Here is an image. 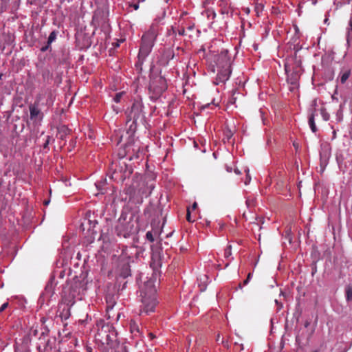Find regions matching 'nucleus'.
<instances>
[{
	"label": "nucleus",
	"mask_w": 352,
	"mask_h": 352,
	"mask_svg": "<svg viewBox=\"0 0 352 352\" xmlns=\"http://www.w3.org/2000/svg\"><path fill=\"white\" fill-rule=\"evenodd\" d=\"M231 72V67H223L218 68V73L217 76V80L218 81V83L225 82L227 81L230 76Z\"/></svg>",
	"instance_id": "f8f14e48"
},
{
	"label": "nucleus",
	"mask_w": 352,
	"mask_h": 352,
	"mask_svg": "<svg viewBox=\"0 0 352 352\" xmlns=\"http://www.w3.org/2000/svg\"><path fill=\"white\" fill-rule=\"evenodd\" d=\"M94 211H91L90 210H88L85 212V217H84V219L85 220H90V219L91 217H94L95 218L96 217L94 216Z\"/></svg>",
	"instance_id": "5701e85b"
},
{
	"label": "nucleus",
	"mask_w": 352,
	"mask_h": 352,
	"mask_svg": "<svg viewBox=\"0 0 352 352\" xmlns=\"http://www.w3.org/2000/svg\"><path fill=\"white\" fill-rule=\"evenodd\" d=\"M2 76H3V74H0V80L1 79Z\"/></svg>",
	"instance_id": "bf43d9fd"
},
{
	"label": "nucleus",
	"mask_w": 352,
	"mask_h": 352,
	"mask_svg": "<svg viewBox=\"0 0 352 352\" xmlns=\"http://www.w3.org/2000/svg\"><path fill=\"white\" fill-rule=\"evenodd\" d=\"M233 135L232 131L229 129H225L223 131V141L229 142Z\"/></svg>",
	"instance_id": "6ab92c4d"
},
{
	"label": "nucleus",
	"mask_w": 352,
	"mask_h": 352,
	"mask_svg": "<svg viewBox=\"0 0 352 352\" xmlns=\"http://www.w3.org/2000/svg\"><path fill=\"white\" fill-rule=\"evenodd\" d=\"M102 352H109V351H107V350H104V351H102Z\"/></svg>",
	"instance_id": "052dcab7"
},
{
	"label": "nucleus",
	"mask_w": 352,
	"mask_h": 352,
	"mask_svg": "<svg viewBox=\"0 0 352 352\" xmlns=\"http://www.w3.org/2000/svg\"><path fill=\"white\" fill-rule=\"evenodd\" d=\"M221 343L223 345V346H225L226 348H227V349L229 348L228 340H224L223 339H222Z\"/></svg>",
	"instance_id": "72a5a7b5"
},
{
	"label": "nucleus",
	"mask_w": 352,
	"mask_h": 352,
	"mask_svg": "<svg viewBox=\"0 0 352 352\" xmlns=\"http://www.w3.org/2000/svg\"><path fill=\"white\" fill-rule=\"evenodd\" d=\"M351 75V70L347 69L342 72L340 76V82L342 84H344L346 82V81L348 80Z\"/></svg>",
	"instance_id": "aec40b11"
},
{
	"label": "nucleus",
	"mask_w": 352,
	"mask_h": 352,
	"mask_svg": "<svg viewBox=\"0 0 352 352\" xmlns=\"http://www.w3.org/2000/svg\"><path fill=\"white\" fill-rule=\"evenodd\" d=\"M63 302L59 305L58 309V315L62 320H67L71 316L70 308L75 303L74 298L76 296L77 292L69 289L68 292V296H67V292H64Z\"/></svg>",
	"instance_id": "0eeeda50"
},
{
	"label": "nucleus",
	"mask_w": 352,
	"mask_h": 352,
	"mask_svg": "<svg viewBox=\"0 0 352 352\" xmlns=\"http://www.w3.org/2000/svg\"><path fill=\"white\" fill-rule=\"evenodd\" d=\"M21 345H22V343H19L16 340V342H15V345H14V351L15 352H21Z\"/></svg>",
	"instance_id": "7c9ffc66"
},
{
	"label": "nucleus",
	"mask_w": 352,
	"mask_h": 352,
	"mask_svg": "<svg viewBox=\"0 0 352 352\" xmlns=\"http://www.w3.org/2000/svg\"><path fill=\"white\" fill-rule=\"evenodd\" d=\"M158 34L159 27L157 24H152L149 29L144 33L139 50L141 56H148L151 52Z\"/></svg>",
	"instance_id": "39448f33"
},
{
	"label": "nucleus",
	"mask_w": 352,
	"mask_h": 352,
	"mask_svg": "<svg viewBox=\"0 0 352 352\" xmlns=\"http://www.w3.org/2000/svg\"><path fill=\"white\" fill-rule=\"evenodd\" d=\"M6 233V228L4 227L3 221H0V235L5 236Z\"/></svg>",
	"instance_id": "c85d7f7f"
},
{
	"label": "nucleus",
	"mask_w": 352,
	"mask_h": 352,
	"mask_svg": "<svg viewBox=\"0 0 352 352\" xmlns=\"http://www.w3.org/2000/svg\"><path fill=\"white\" fill-rule=\"evenodd\" d=\"M216 64L217 68L223 67H231V60L228 50H222L217 57Z\"/></svg>",
	"instance_id": "9d476101"
},
{
	"label": "nucleus",
	"mask_w": 352,
	"mask_h": 352,
	"mask_svg": "<svg viewBox=\"0 0 352 352\" xmlns=\"http://www.w3.org/2000/svg\"><path fill=\"white\" fill-rule=\"evenodd\" d=\"M20 2L21 0H12L10 10L12 13L14 14V16H12V19H14V17H19V15L16 13H15V12L19 9L20 6Z\"/></svg>",
	"instance_id": "2eb2a0df"
},
{
	"label": "nucleus",
	"mask_w": 352,
	"mask_h": 352,
	"mask_svg": "<svg viewBox=\"0 0 352 352\" xmlns=\"http://www.w3.org/2000/svg\"><path fill=\"white\" fill-rule=\"evenodd\" d=\"M313 352H318V351H313Z\"/></svg>",
	"instance_id": "e2e57ef3"
},
{
	"label": "nucleus",
	"mask_w": 352,
	"mask_h": 352,
	"mask_svg": "<svg viewBox=\"0 0 352 352\" xmlns=\"http://www.w3.org/2000/svg\"><path fill=\"white\" fill-rule=\"evenodd\" d=\"M56 38V32L55 31H52L50 34L49 35V37H48V39H47V45L45 47H43L41 48V50L43 52H45L46 51L48 47H50V45H51V43L52 42H54Z\"/></svg>",
	"instance_id": "dca6fc26"
},
{
	"label": "nucleus",
	"mask_w": 352,
	"mask_h": 352,
	"mask_svg": "<svg viewBox=\"0 0 352 352\" xmlns=\"http://www.w3.org/2000/svg\"><path fill=\"white\" fill-rule=\"evenodd\" d=\"M264 10V4L262 2H255L254 11L257 16H260Z\"/></svg>",
	"instance_id": "f3484780"
},
{
	"label": "nucleus",
	"mask_w": 352,
	"mask_h": 352,
	"mask_svg": "<svg viewBox=\"0 0 352 352\" xmlns=\"http://www.w3.org/2000/svg\"><path fill=\"white\" fill-rule=\"evenodd\" d=\"M292 60L294 61V63L292 67L289 63L285 65V69L287 74V82L292 85L289 88L292 91L298 87L301 74V60L298 58L297 52H295Z\"/></svg>",
	"instance_id": "423d86ee"
},
{
	"label": "nucleus",
	"mask_w": 352,
	"mask_h": 352,
	"mask_svg": "<svg viewBox=\"0 0 352 352\" xmlns=\"http://www.w3.org/2000/svg\"><path fill=\"white\" fill-rule=\"evenodd\" d=\"M8 306V302H5L3 303L1 307H0V313L1 312H3Z\"/></svg>",
	"instance_id": "473e14b6"
},
{
	"label": "nucleus",
	"mask_w": 352,
	"mask_h": 352,
	"mask_svg": "<svg viewBox=\"0 0 352 352\" xmlns=\"http://www.w3.org/2000/svg\"><path fill=\"white\" fill-rule=\"evenodd\" d=\"M48 203H49V201H45V202H44V204H45V205L48 204Z\"/></svg>",
	"instance_id": "6e6d98bb"
},
{
	"label": "nucleus",
	"mask_w": 352,
	"mask_h": 352,
	"mask_svg": "<svg viewBox=\"0 0 352 352\" xmlns=\"http://www.w3.org/2000/svg\"><path fill=\"white\" fill-rule=\"evenodd\" d=\"M83 226H84V224H83V223H82V224L80 225V227H81V228H82V230H85V228H83Z\"/></svg>",
	"instance_id": "864d4df0"
},
{
	"label": "nucleus",
	"mask_w": 352,
	"mask_h": 352,
	"mask_svg": "<svg viewBox=\"0 0 352 352\" xmlns=\"http://www.w3.org/2000/svg\"><path fill=\"white\" fill-rule=\"evenodd\" d=\"M155 210L157 211V212H160V208H157V209H155Z\"/></svg>",
	"instance_id": "13d9d810"
},
{
	"label": "nucleus",
	"mask_w": 352,
	"mask_h": 352,
	"mask_svg": "<svg viewBox=\"0 0 352 352\" xmlns=\"http://www.w3.org/2000/svg\"><path fill=\"white\" fill-rule=\"evenodd\" d=\"M96 338L102 344L107 345L111 349L120 344L117 338V332L112 324L100 320L97 324Z\"/></svg>",
	"instance_id": "7ed1b4c3"
},
{
	"label": "nucleus",
	"mask_w": 352,
	"mask_h": 352,
	"mask_svg": "<svg viewBox=\"0 0 352 352\" xmlns=\"http://www.w3.org/2000/svg\"><path fill=\"white\" fill-rule=\"evenodd\" d=\"M141 309L140 314H149L154 312L158 302L156 297V289L154 280L151 278L146 281L140 289Z\"/></svg>",
	"instance_id": "f257e3e1"
},
{
	"label": "nucleus",
	"mask_w": 352,
	"mask_h": 352,
	"mask_svg": "<svg viewBox=\"0 0 352 352\" xmlns=\"http://www.w3.org/2000/svg\"><path fill=\"white\" fill-rule=\"evenodd\" d=\"M138 231V221H118L116 232L119 236L128 238Z\"/></svg>",
	"instance_id": "6e6552de"
},
{
	"label": "nucleus",
	"mask_w": 352,
	"mask_h": 352,
	"mask_svg": "<svg viewBox=\"0 0 352 352\" xmlns=\"http://www.w3.org/2000/svg\"><path fill=\"white\" fill-rule=\"evenodd\" d=\"M346 296L348 301L352 300V287H349L346 290Z\"/></svg>",
	"instance_id": "a878e982"
},
{
	"label": "nucleus",
	"mask_w": 352,
	"mask_h": 352,
	"mask_svg": "<svg viewBox=\"0 0 352 352\" xmlns=\"http://www.w3.org/2000/svg\"><path fill=\"white\" fill-rule=\"evenodd\" d=\"M249 281H250V280H247V279L244 280V281H243V285H246L249 283Z\"/></svg>",
	"instance_id": "a18cd8bd"
},
{
	"label": "nucleus",
	"mask_w": 352,
	"mask_h": 352,
	"mask_svg": "<svg viewBox=\"0 0 352 352\" xmlns=\"http://www.w3.org/2000/svg\"><path fill=\"white\" fill-rule=\"evenodd\" d=\"M224 224L223 223H219V230H222L223 228Z\"/></svg>",
	"instance_id": "c03bdc74"
},
{
	"label": "nucleus",
	"mask_w": 352,
	"mask_h": 352,
	"mask_svg": "<svg viewBox=\"0 0 352 352\" xmlns=\"http://www.w3.org/2000/svg\"><path fill=\"white\" fill-rule=\"evenodd\" d=\"M322 115L324 120H329V115L327 113H324L323 110H322Z\"/></svg>",
	"instance_id": "f704fd0d"
},
{
	"label": "nucleus",
	"mask_w": 352,
	"mask_h": 352,
	"mask_svg": "<svg viewBox=\"0 0 352 352\" xmlns=\"http://www.w3.org/2000/svg\"><path fill=\"white\" fill-rule=\"evenodd\" d=\"M124 94V92H119L116 94V96L113 98V101L116 103H118L120 102V100Z\"/></svg>",
	"instance_id": "bb28decb"
},
{
	"label": "nucleus",
	"mask_w": 352,
	"mask_h": 352,
	"mask_svg": "<svg viewBox=\"0 0 352 352\" xmlns=\"http://www.w3.org/2000/svg\"><path fill=\"white\" fill-rule=\"evenodd\" d=\"M178 34L179 35H181V36H183L185 34V30L184 28H181L180 30H178Z\"/></svg>",
	"instance_id": "c9c22d12"
},
{
	"label": "nucleus",
	"mask_w": 352,
	"mask_h": 352,
	"mask_svg": "<svg viewBox=\"0 0 352 352\" xmlns=\"http://www.w3.org/2000/svg\"><path fill=\"white\" fill-rule=\"evenodd\" d=\"M220 340V335L218 334L217 337V341L219 342Z\"/></svg>",
	"instance_id": "09e8293b"
},
{
	"label": "nucleus",
	"mask_w": 352,
	"mask_h": 352,
	"mask_svg": "<svg viewBox=\"0 0 352 352\" xmlns=\"http://www.w3.org/2000/svg\"><path fill=\"white\" fill-rule=\"evenodd\" d=\"M172 234H173V232H170V233H169V234H168L166 235V236H171V235H172Z\"/></svg>",
	"instance_id": "5fc2aeb1"
},
{
	"label": "nucleus",
	"mask_w": 352,
	"mask_h": 352,
	"mask_svg": "<svg viewBox=\"0 0 352 352\" xmlns=\"http://www.w3.org/2000/svg\"><path fill=\"white\" fill-rule=\"evenodd\" d=\"M148 336L151 339H153L155 337L153 333H149Z\"/></svg>",
	"instance_id": "37998d69"
},
{
	"label": "nucleus",
	"mask_w": 352,
	"mask_h": 352,
	"mask_svg": "<svg viewBox=\"0 0 352 352\" xmlns=\"http://www.w3.org/2000/svg\"><path fill=\"white\" fill-rule=\"evenodd\" d=\"M88 223H89V225L93 224V226H95V224L98 223V221H88Z\"/></svg>",
	"instance_id": "79ce46f5"
},
{
	"label": "nucleus",
	"mask_w": 352,
	"mask_h": 352,
	"mask_svg": "<svg viewBox=\"0 0 352 352\" xmlns=\"http://www.w3.org/2000/svg\"><path fill=\"white\" fill-rule=\"evenodd\" d=\"M13 111H14V112H15V111H16V112H18V111H19V110H16L15 109H13Z\"/></svg>",
	"instance_id": "4d7b16f0"
},
{
	"label": "nucleus",
	"mask_w": 352,
	"mask_h": 352,
	"mask_svg": "<svg viewBox=\"0 0 352 352\" xmlns=\"http://www.w3.org/2000/svg\"><path fill=\"white\" fill-rule=\"evenodd\" d=\"M166 217H164L163 218V220H166Z\"/></svg>",
	"instance_id": "680f3d73"
},
{
	"label": "nucleus",
	"mask_w": 352,
	"mask_h": 352,
	"mask_svg": "<svg viewBox=\"0 0 352 352\" xmlns=\"http://www.w3.org/2000/svg\"><path fill=\"white\" fill-rule=\"evenodd\" d=\"M232 255V245H228L224 250V257L228 258Z\"/></svg>",
	"instance_id": "b1692460"
},
{
	"label": "nucleus",
	"mask_w": 352,
	"mask_h": 352,
	"mask_svg": "<svg viewBox=\"0 0 352 352\" xmlns=\"http://www.w3.org/2000/svg\"><path fill=\"white\" fill-rule=\"evenodd\" d=\"M25 218H28V219H30V218H33L32 215V212H30V213L28 215H24L23 214V219Z\"/></svg>",
	"instance_id": "e433bc0d"
},
{
	"label": "nucleus",
	"mask_w": 352,
	"mask_h": 352,
	"mask_svg": "<svg viewBox=\"0 0 352 352\" xmlns=\"http://www.w3.org/2000/svg\"><path fill=\"white\" fill-rule=\"evenodd\" d=\"M135 325V322H131L130 323V326H131V328L133 329V326Z\"/></svg>",
	"instance_id": "49530a36"
},
{
	"label": "nucleus",
	"mask_w": 352,
	"mask_h": 352,
	"mask_svg": "<svg viewBox=\"0 0 352 352\" xmlns=\"http://www.w3.org/2000/svg\"><path fill=\"white\" fill-rule=\"evenodd\" d=\"M14 118L16 119L11 125L12 131L16 136H19L20 133L22 132V122L21 121L20 116L19 115L16 114L14 116L13 118Z\"/></svg>",
	"instance_id": "ddd939ff"
},
{
	"label": "nucleus",
	"mask_w": 352,
	"mask_h": 352,
	"mask_svg": "<svg viewBox=\"0 0 352 352\" xmlns=\"http://www.w3.org/2000/svg\"><path fill=\"white\" fill-rule=\"evenodd\" d=\"M243 349V345L242 344H239L238 342H234V352H240Z\"/></svg>",
	"instance_id": "cd10ccee"
},
{
	"label": "nucleus",
	"mask_w": 352,
	"mask_h": 352,
	"mask_svg": "<svg viewBox=\"0 0 352 352\" xmlns=\"http://www.w3.org/2000/svg\"><path fill=\"white\" fill-rule=\"evenodd\" d=\"M167 82L161 74L152 72L150 74L148 91L152 100L158 99L167 89Z\"/></svg>",
	"instance_id": "20e7f679"
},
{
	"label": "nucleus",
	"mask_w": 352,
	"mask_h": 352,
	"mask_svg": "<svg viewBox=\"0 0 352 352\" xmlns=\"http://www.w3.org/2000/svg\"><path fill=\"white\" fill-rule=\"evenodd\" d=\"M250 177L248 175H247V178L245 182V184L247 185L250 182Z\"/></svg>",
	"instance_id": "58836bf2"
},
{
	"label": "nucleus",
	"mask_w": 352,
	"mask_h": 352,
	"mask_svg": "<svg viewBox=\"0 0 352 352\" xmlns=\"http://www.w3.org/2000/svg\"><path fill=\"white\" fill-rule=\"evenodd\" d=\"M147 56H141V52L138 53V61L135 63V67L139 73L142 72L143 63Z\"/></svg>",
	"instance_id": "4468645a"
},
{
	"label": "nucleus",
	"mask_w": 352,
	"mask_h": 352,
	"mask_svg": "<svg viewBox=\"0 0 352 352\" xmlns=\"http://www.w3.org/2000/svg\"><path fill=\"white\" fill-rule=\"evenodd\" d=\"M48 144H49V137L47 138V140H46V142L44 144V148H46Z\"/></svg>",
	"instance_id": "a19ab883"
},
{
	"label": "nucleus",
	"mask_w": 352,
	"mask_h": 352,
	"mask_svg": "<svg viewBox=\"0 0 352 352\" xmlns=\"http://www.w3.org/2000/svg\"><path fill=\"white\" fill-rule=\"evenodd\" d=\"M314 117H315V113H314V112H313L309 116V126H310L311 131L314 133H316L317 131V127H316V124H315Z\"/></svg>",
	"instance_id": "a211bd4d"
},
{
	"label": "nucleus",
	"mask_w": 352,
	"mask_h": 352,
	"mask_svg": "<svg viewBox=\"0 0 352 352\" xmlns=\"http://www.w3.org/2000/svg\"><path fill=\"white\" fill-rule=\"evenodd\" d=\"M143 108L142 99L137 98L133 100L131 108L126 110V130L129 135L135 133L138 124L144 120Z\"/></svg>",
	"instance_id": "f03ea898"
},
{
	"label": "nucleus",
	"mask_w": 352,
	"mask_h": 352,
	"mask_svg": "<svg viewBox=\"0 0 352 352\" xmlns=\"http://www.w3.org/2000/svg\"><path fill=\"white\" fill-rule=\"evenodd\" d=\"M252 274L250 272V273L248 274V276H247L246 279H247V280H250V279H251V278H252Z\"/></svg>",
	"instance_id": "ea45409f"
},
{
	"label": "nucleus",
	"mask_w": 352,
	"mask_h": 352,
	"mask_svg": "<svg viewBox=\"0 0 352 352\" xmlns=\"http://www.w3.org/2000/svg\"><path fill=\"white\" fill-rule=\"evenodd\" d=\"M219 6H230V0H219Z\"/></svg>",
	"instance_id": "2f4dec72"
},
{
	"label": "nucleus",
	"mask_w": 352,
	"mask_h": 352,
	"mask_svg": "<svg viewBox=\"0 0 352 352\" xmlns=\"http://www.w3.org/2000/svg\"><path fill=\"white\" fill-rule=\"evenodd\" d=\"M197 208V202H194L193 204L192 205V207L190 208H187L186 217V220H190L191 211H194Z\"/></svg>",
	"instance_id": "4be33fe9"
},
{
	"label": "nucleus",
	"mask_w": 352,
	"mask_h": 352,
	"mask_svg": "<svg viewBox=\"0 0 352 352\" xmlns=\"http://www.w3.org/2000/svg\"><path fill=\"white\" fill-rule=\"evenodd\" d=\"M206 226H210V221H206Z\"/></svg>",
	"instance_id": "3c124183"
},
{
	"label": "nucleus",
	"mask_w": 352,
	"mask_h": 352,
	"mask_svg": "<svg viewBox=\"0 0 352 352\" xmlns=\"http://www.w3.org/2000/svg\"><path fill=\"white\" fill-rule=\"evenodd\" d=\"M113 307H111V309H112ZM110 309V306L108 305L107 307V311H109V309Z\"/></svg>",
	"instance_id": "603ef678"
},
{
	"label": "nucleus",
	"mask_w": 352,
	"mask_h": 352,
	"mask_svg": "<svg viewBox=\"0 0 352 352\" xmlns=\"http://www.w3.org/2000/svg\"><path fill=\"white\" fill-rule=\"evenodd\" d=\"M128 266H126V272L123 274V276L124 277H126L129 275V273L128 272Z\"/></svg>",
	"instance_id": "4c0bfd02"
},
{
	"label": "nucleus",
	"mask_w": 352,
	"mask_h": 352,
	"mask_svg": "<svg viewBox=\"0 0 352 352\" xmlns=\"http://www.w3.org/2000/svg\"><path fill=\"white\" fill-rule=\"evenodd\" d=\"M164 56L167 59V62L169 61V60L173 59L174 58V52L172 50H167L164 53Z\"/></svg>",
	"instance_id": "393cba45"
},
{
	"label": "nucleus",
	"mask_w": 352,
	"mask_h": 352,
	"mask_svg": "<svg viewBox=\"0 0 352 352\" xmlns=\"http://www.w3.org/2000/svg\"><path fill=\"white\" fill-rule=\"evenodd\" d=\"M219 7L221 8V13L222 14H228L230 6H226L225 7L223 6H219Z\"/></svg>",
	"instance_id": "c756f323"
},
{
	"label": "nucleus",
	"mask_w": 352,
	"mask_h": 352,
	"mask_svg": "<svg viewBox=\"0 0 352 352\" xmlns=\"http://www.w3.org/2000/svg\"><path fill=\"white\" fill-rule=\"evenodd\" d=\"M30 109V118L31 120L34 122H36L40 120L43 118V114L41 111V109L39 108V102L38 101H35L33 104H31L29 106Z\"/></svg>",
	"instance_id": "9b49d317"
},
{
	"label": "nucleus",
	"mask_w": 352,
	"mask_h": 352,
	"mask_svg": "<svg viewBox=\"0 0 352 352\" xmlns=\"http://www.w3.org/2000/svg\"><path fill=\"white\" fill-rule=\"evenodd\" d=\"M122 219H123V220H125L126 219V217H124L122 215L119 218L118 220H121Z\"/></svg>",
	"instance_id": "8fccbe9b"
},
{
	"label": "nucleus",
	"mask_w": 352,
	"mask_h": 352,
	"mask_svg": "<svg viewBox=\"0 0 352 352\" xmlns=\"http://www.w3.org/2000/svg\"><path fill=\"white\" fill-rule=\"evenodd\" d=\"M133 8H134V9H135V10H138V8H139L138 4H135V5L133 6Z\"/></svg>",
	"instance_id": "de8ad7c7"
},
{
	"label": "nucleus",
	"mask_w": 352,
	"mask_h": 352,
	"mask_svg": "<svg viewBox=\"0 0 352 352\" xmlns=\"http://www.w3.org/2000/svg\"><path fill=\"white\" fill-rule=\"evenodd\" d=\"M111 349H113L114 352H128L126 346L123 344H119L118 346L111 348Z\"/></svg>",
	"instance_id": "412c9836"
},
{
	"label": "nucleus",
	"mask_w": 352,
	"mask_h": 352,
	"mask_svg": "<svg viewBox=\"0 0 352 352\" xmlns=\"http://www.w3.org/2000/svg\"><path fill=\"white\" fill-rule=\"evenodd\" d=\"M164 223L165 221H163L162 224L160 226V221H152L151 226L153 227V230L146 232V239L150 242H153L155 237L159 236L163 232Z\"/></svg>",
	"instance_id": "1a4fd4ad"
}]
</instances>
